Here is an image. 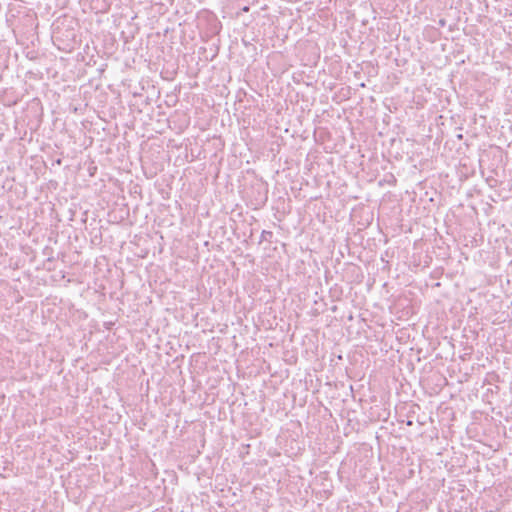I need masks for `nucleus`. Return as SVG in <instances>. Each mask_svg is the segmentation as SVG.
Segmentation results:
<instances>
[{
	"label": "nucleus",
	"instance_id": "7ed1b4c3",
	"mask_svg": "<svg viewBox=\"0 0 512 512\" xmlns=\"http://www.w3.org/2000/svg\"><path fill=\"white\" fill-rule=\"evenodd\" d=\"M173 101V105L176 103V98H170Z\"/></svg>",
	"mask_w": 512,
	"mask_h": 512
},
{
	"label": "nucleus",
	"instance_id": "f03ea898",
	"mask_svg": "<svg viewBox=\"0 0 512 512\" xmlns=\"http://www.w3.org/2000/svg\"><path fill=\"white\" fill-rule=\"evenodd\" d=\"M266 234H269V235H271V232H266V231H263V233H262V237H266Z\"/></svg>",
	"mask_w": 512,
	"mask_h": 512
},
{
	"label": "nucleus",
	"instance_id": "f257e3e1",
	"mask_svg": "<svg viewBox=\"0 0 512 512\" xmlns=\"http://www.w3.org/2000/svg\"><path fill=\"white\" fill-rule=\"evenodd\" d=\"M266 234H269V235H271V232H266V231H263V233H262V237H266Z\"/></svg>",
	"mask_w": 512,
	"mask_h": 512
}]
</instances>
